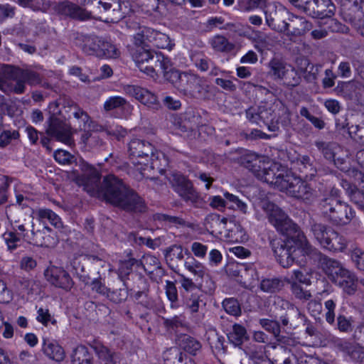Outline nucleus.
<instances>
[{
  "instance_id": "f257e3e1",
  "label": "nucleus",
  "mask_w": 364,
  "mask_h": 364,
  "mask_svg": "<svg viewBox=\"0 0 364 364\" xmlns=\"http://www.w3.org/2000/svg\"><path fill=\"white\" fill-rule=\"evenodd\" d=\"M82 171L77 181L90 196L102 198L126 211L142 213L146 210L144 200L115 176L107 175L101 183V175L92 166L84 164Z\"/></svg>"
},
{
  "instance_id": "f03ea898",
  "label": "nucleus",
  "mask_w": 364,
  "mask_h": 364,
  "mask_svg": "<svg viewBox=\"0 0 364 364\" xmlns=\"http://www.w3.org/2000/svg\"><path fill=\"white\" fill-rule=\"evenodd\" d=\"M128 152L129 157L132 159H137L136 164H144V166L149 167L152 169H156L161 172L168 165V159L165 154L157 150L155 146L149 141L134 138L128 144Z\"/></svg>"
},
{
  "instance_id": "7ed1b4c3",
  "label": "nucleus",
  "mask_w": 364,
  "mask_h": 364,
  "mask_svg": "<svg viewBox=\"0 0 364 364\" xmlns=\"http://www.w3.org/2000/svg\"><path fill=\"white\" fill-rule=\"evenodd\" d=\"M245 114L249 122L257 124L274 120H290L288 108L275 97H272L270 100L261 102L259 105L249 107L246 109Z\"/></svg>"
},
{
  "instance_id": "20e7f679",
  "label": "nucleus",
  "mask_w": 364,
  "mask_h": 364,
  "mask_svg": "<svg viewBox=\"0 0 364 364\" xmlns=\"http://www.w3.org/2000/svg\"><path fill=\"white\" fill-rule=\"evenodd\" d=\"M318 208L324 218L336 225L348 224L355 215L352 208L333 191L320 200Z\"/></svg>"
},
{
  "instance_id": "39448f33",
  "label": "nucleus",
  "mask_w": 364,
  "mask_h": 364,
  "mask_svg": "<svg viewBox=\"0 0 364 364\" xmlns=\"http://www.w3.org/2000/svg\"><path fill=\"white\" fill-rule=\"evenodd\" d=\"M308 228L310 234L323 248L330 251H343L346 247L343 236L313 218L309 220Z\"/></svg>"
},
{
  "instance_id": "423d86ee",
  "label": "nucleus",
  "mask_w": 364,
  "mask_h": 364,
  "mask_svg": "<svg viewBox=\"0 0 364 364\" xmlns=\"http://www.w3.org/2000/svg\"><path fill=\"white\" fill-rule=\"evenodd\" d=\"M132 55L139 69L151 77L156 75V68L161 70L163 75L166 69L170 68V59L160 52L141 47L133 51Z\"/></svg>"
},
{
  "instance_id": "0eeeda50",
  "label": "nucleus",
  "mask_w": 364,
  "mask_h": 364,
  "mask_svg": "<svg viewBox=\"0 0 364 364\" xmlns=\"http://www.w3.org/2000/svg\"><path fill=\"white\" fill-rule=\"evenodd\" d=\"M81 48L84 53L100 58H117L120 55L114 45L105 38L95 35L82 36Z\"/></svg>"
},
{
  "instance_id": "6e6552de",
  "label": "nucleus",
  "mask_w": 364,
  "mask_h": 364,
  "mask_svg": "<svg viewBox=\"0 0 364 364\" xmlns=\"http://www.w3.org/2000/svg\"><path fill=\"white\" fill-rule=\"evenodd\" d=\"M61 102H53L49 105V109L53 111V114L50 116L47 121L48 127L46 133L55 138L57 141H61L68 146L74 145V139L71 127L63 119L56 116L57 113L61 114L62 111L58 110L59 105Z\"/></svg>"
},
{
  "instance_id": "1a4fd4ad",
  "label": "nucleus",
  "mask_w": 364,
  "mask_h": 364,
  "mask_svg": "<svg viewBox=\"0 0 364 364\" xmlns=\"http://www.w3.org/2000/svg\"><path fill=\"white\" fill-rule=\"evenodd\" d=\"M4 72L10 76L11 93L21 95L26 91V83L31 86L41 82V75L31 69H21L9 65H4Z\"/></svg>"
},
{
  "instance_id": "9d476101",
  "label": "nucleus",
  "mask_w": 364,
  "mask_h": 364,
  "mask_svg": "<svg viewBox=\"0 0 364 364\" xmlns=\"http://www.w3.org/2000/svg\"><path fill=\"white\" fill-rule=\"evenodd\" d=\"M264 209L267 214L269 222L282 234L289 237L298 231L299 226L275 204L266 203Z\"/></svg>"
},
{
  "instance_id": "9b49d317",
  "label": "nucleus",
  "mask_w": 364,
  "mask_h": 364,
  "mask_svg": "<svg viewBox=\"0 0 364 364\" xmlns=\"http://www.w3.org/2000/svg\"><path fill=\"white\" fill-rule=\"evenodd\" d=\"M283 183L280 191L291 197L311 202L316 196V191L299 177H295L289 173Z\"/></svg>"
},
{
  "instance_id": "f8f14e48",
  "label": "nucleus",
  "mask_w": 364,
  "mask_h": 364,
  "mask_svg": "<svg viewBox=\"0 0 364 364\" xmlns=\"http://www.w3.org/2000/svg\"><path fill=\"white\" fill-rule=\"evenodd\" d=\"M87 2L96 13L102 15L100 19L105 22L116 23L124 17L121 0H87Z\"/></svg>"
},
{
  "instance_id": "ddd939ff",
  "label": "nucleus",
  "mask_w": 364,
  "mask_h": 364,
  "mask_svg": "<svg viewBox=\"0 0 364 364\" xmlns=\"http://www.w3.org/2000/svg\"><path fill=\"white\" fill-rule=\"evenodd\" d=\"M287 175H289V173L279 164L270 162L266 159L255 176L280 191L283 182L286 181Z\"/></svg>"
},
{
  "instance_id": "4468645a",
  "label": "nucleus",
  "mask_w": 364,
  "mask_h": 364,
  "mask_svg": "<svg viewBox=\"0 0 364 364\" xmlns=\"http://www.w3.org/2000/svg\"><path fill=\"white\" fill-rule=\"evenodd\" d=\"M196 75L197 74L191 70L180 71L173 68L171 62L170 68L164 71V77L171 82L180 93L187 96Z\"/></svg>"
},
{
  "instance_id": "2eb2a0df",
  "label": "nucleus",
  "mask_w": 364,
  "mask_h": 364,
  "mask_svg": "<svg viewBox=\"0 0 364 364\" xmlns=\"http://www.w3.org/2000/svg\"><path fill=\"white\" fill-rule=\"evenodd\" d=\"M311 28V23L304 17L292 15L287 21H283L277 30L284 33L291 41L295 42L298 37L304 36Z\"/></svg>"
},
{
  "instance_id": "dca6fc26",
  "label": "nucleus",
  "mask_w": 364,
  "mask_h": 364,
  "mask_svg": "<svg viewBox=\"0 0 364 364\" xmlns=\"http://www.w3.org/2000/svg\"><path fill=\"white\" fill-rule=\"evenodd\" d=\"M277 309L285 311L284 314L280 316V321L283 326H290V328H296L300 321H306V316L300 310L291 304L289 301L281 297H277L274 301Z\"/></svg>"
},
{
  "instance_id": "f3484780",
  "label": "nucleus",
  "mask_w": 364,
  "mask_h": 364,
  "mask_svg": "<svg viewBox=\"0 0 364 364\" xmlns=\"http://www.w3.org/2000/svg\"><path fill=\"white\" fill-rule=\"evenodd\" d=\"M274 255L281 266L288 268L294 262V253L296 247L294 239H288L284 241H279L272 244Z\"/></svg>"
},
{
  "instance_id": "a211bd4d",
  "label": "nucleus",
  "mask_w": 364,
  "mask_h": 364,
  "mask_svg": "<svg viewBox=\"0 0 364 364\" xmlns=\"http://www.w3.org/2000/svg\"><path fill=\"white\" fill-rule=\"evenodd\" d=\"M44 276L52 285L66 291L70 290L74 284L70 274L62 267L50 266L44 271Z\"/></svg>"
},
{
  "instance_id": "6ab92c4d",
  "label": "nucleus",
  "mask_w": 364,
  "mask_h": 364,
  "mask_svg": "<svg viewBox=\"0 0 364 364\" xmlns=\"http://www.w3.org/2000/svg\"><path fill=\"white\" fill-rule=\"evenodd\" d=\"M124 91L149 107L158 109L160 105L157 97L154 93L140 86L128 85L124 87Z\"/></svg>"
},
{
  "instance_id": "aec40b11",
  "label": "nucleus",
  "mask_w": 364,
  "mask_h": 364,
  "mask_svg": "<svg viewBox=\"0 0 364 364\" xmlns=\"http://www.w3.org/2000/svg\"><path fill=\"white\" fill-rule=\"evenodd\" d=\"M133 106L125 98L122 96H111L108 97L103 104V111L106 113H111L119 110V117L127 119L133 111Z\"/></svg>"
},
{
  "instance_id": "412c9836",
  "label": "nucleus",
  "mask_w": 364,
  "mask_h": 364,
  "mask_svg": "<svg viewBox=\"0 0 364 364\" xmlns=\"http://www.w3.org/2000/svg\"><path fill=\"white\" fill-rule=\"evenodd\" d=\"M335 6L331 0H309L304 12L315 18H329L334 14Z\"/></svg>"
},
{
  "instance_id": "4be33fe9",
  "label": "nucleus",
  "mask_w": 364,
  "mask_h": 364,
  "mask_svg": "<svg viewBox=\"0 0 364 364\" xmlns=\"http://www.w3.org/2000/svg\"><path fill=\"white\" fill-rule=\"evenodd\" d=\"M206 302V296L200 290L196 291H188L183 295L185 309L191 314L198 313L203 315Z\"/></svg>"
},
{
  "instance_id": "5701e85b",
  "label": "nucleus",
  "mask_w": 364,
  "mask_h": 364,
  "mask_svg": "<svg viewBox=\"0 0 364 364\" xmlns=\"http://www.w3.org/2000/svg\"><path fill=\"white\" fill-rule=\"evenodd\" d=\"M348 295H353L358 289V279L354 272L344 268L332 282Z\"/></svg>"
},
{
  "instance_id": "b1692460",
  "label": "nucleus",
  "mask_w": 364,
  "mask_h": 364,
  "mask_svg": "<svg viewBox=\"0 0 364 364\" xmlns=\"http://www.w3.org/2000/svg\"><path fill=\"white\" fill-rule=\"evenodd\" d=\"M254 48L260 53L272 50L278 44V38L273 33L254 31V37H251Z\"/></svg>"
},
{
  "instance_id": "393cba45",
  "label": "nucleus",
  "mask_w": 364,
  "mask_h": 364,
  "mask_svg": "<svg viewBox=\"0 0 364 364\" xmlns=\"http://www.w3.org/2000/svg\"><path fill=\"white\" fill-rule=\"evenodd\" d=\"M341 6L346 21H355L364 16V0H342Z\"/></svg>"
},
{
  "instance_id": "a878e982",
  "label": "nucleus",
  "mask_w": 364,
  "mask_h": 364,
  "mask_svg": "<svg viewBox=\"0 0 364 364\" xmlns=\"http://www.w3.org/2000/svg\"><path fill=\"white\" fill-rule=\"evenodd\" d=\"M58 11L63 15L80 21L88 20L92 18L91 12L68 1L60 3L58 5Z\"/></svg>"
},
{
  "instance_id": "bb28decb",
  "label": "nucleus",
  "mask_w": 364,
  "mask_h": 364,
  "mask_svg": "<svg viewBox=\"0 0 364 364\" xmlns=\"http://www.w3.org/2000/svg\"><path fill=\"white\" fill-rule=\"evenodd\" d=\"M289 237L294 239V245L301 250L304 255H307L311 258L318 260L320 255H323L310 244L306 235L300 230L299 228L298 231L296 233H293Z\"/></svg>"
},
{
  "instance_id": "cd10ccee",
  "label": "nucleus",
  "mask_w": 364,
  "mask_h": 364,
  "mask_svg": "<svg viewBox=\"0 0 364 364\" xmlns=\"http://www.w3.org/2000/svg\"><path fill=\"white\" fill-rule=\"evenodd\" d=\"M60 102H61V105L65 112H72L73 117L77 121L79 129H86L87 124L90 119L89 115L71 100L63 99Z\"/></svg>"
},
{
  "instance_id": "c85d7f7f",
  "label": "nucleus",
  "mask_w": 364,
  "mask_h": 364,
  "mask_svg": "<svg viewBox=\"0 0 364 364\" xmlns=\"http://www.w3.org/2000/svg\"><path fill=\"white\" fill-rule=\"evenodd\" d=\"M228 220L217 213L208 214L204 220V225L211 235H222L227 228Z\"/></svg>"
},
{
  "instance_id": "c756f323",
  "label": "nucleus",
  "mask_w": 364,
  "mask_h": 364,
  "mask_svg": "<svg viewBox=\"0 0 364 364\" xmlns=\"http://www.w3.org/2000/svg\"><path fill=\"white\" fill-rule=\"evenodd\" d=\"M336 348L347 354L350 358L356 362L364 364V348L350 343L346 341H338L336 343Z\"/></svg>"
},
{
  "instance_id": "7c9ffc66",
  "label": "nucleus",
  "mask_w": 364,
  "mask_h": 364,
  "mask_svg": "<svg viewBox=\"0 0 364 364\" xmlns=\"http://www.w3.org/2000/svg\"><path fill=\"white\" fill-rule=\"evenodd\" d=\"M318 261L321 268L331 282L345 268L341 262L325 255H320Z\"/></svg>"
},
{
  "instance_id": "2f4dec72",
  "label": "nucleus",
  "mask_w": 364,
  "mask_h": 364,
  "mask_svg": "<svg viewBox=\"0 0 364 364\" xmlns=\"http://www.w3.org/2000/svg\"><path fill=\"white\" fill-rule=\"evenodd\" d=\"M146 34L147 42L152 44L153 46L161 49L171 50L172 48L173 44L168 35L151 28H149Z\"/></svg>"
},
{
  "instance_id": "473e14b6",
  "label": "nucleus",
  "mask_w": 364,
  "mask_h": 364,
  "mask_svg": "<svg viewBox=\"0 0 364 364\" xmlns=\"http://www.w3.org/2000/svg\"><path fill=\"white\" fill-rule=\"evenodd\" d=\"M139 267H143L144 271L149 275L156 274L159 275L162 274L163 269L161 267L159 259L149 254L144 255L141 260H139Z\"/></svg>"
},
{
  "instance_id": "72a5a7b5",
  "label": "nucleus",
  "mask_w": 364,
  "mask_h": 364,
  "mask_svg": "<svg viewBox=\"0 0 364 364\" xmlns=\"http://www.w3.org/2000/svg\"><path fill=\"white\" fill-rule=\"evenodd\" d=\"M43 351L49 358L57 362L62 361L65 356L64 349L55 341L44 340Z\"/></svg>"
},
{
  "instance_id": "f704fd0d",
  "label": "nucleus",
  "mask_w": 364,
  "mask_h": 364,
  "mask_svg": "<svg viewBox=\"0 0 364 364\" xmlns=\"http://www.w3.org/2000/svg\"><path fill=\"white\" fill-rule=\"evenodd\" d=\"M177 193L186 203L195 208H200L203 204V199L193 188L192 183Z\"/></svg>"
},
{
  "instance_id": "c9c22d12",
  "label": "nucleus",
  "mask_w": 364,
  "mask_h": 364,
  "mask_svg": "<svg viewBox=\"0 0 364 364\" xmlns=\"http://www.w3.org/2000/svg\"><path fill=\"white\" fill-rule=\"evenodd\" d=\"M266 159L264 156L250 152L241 157V163L255 175L259 171V168H262V165L266 161Z\"/></svg>"
},
{
  "instance_id": "e433bc0d",
  "label": "nucleus",
  "mask_w": 364,
  "mask_h": 364,
  "mask_svg": "<svg viewBox=\"0 0 364 364\" xmlns=\"http://www.w3.org/2000/svg\"><path fill=\"white\" fill-rule=\"evenodd\" d=\"M36 218L43 223L48 222L55 228H63V223L60 218L52 210L48 208H39L36 210Z\"/></svg>"
},
{
  "instance_id": "4c0bfd02",
  "label": "nucleus",
  "mask_w": 364,
  "mask_h": 364,
  "mask_svg": "<svg viewBox=\"0 0 364 364\" xmlns=\"http://www.w3.org/2000/svg\"><path fill=\"white\" fill-rule=\"evenodd\" d=\"M164 257L168 266L175 270L184 257L182 247L176 245L171 246L166 250Z\"/></svg>"
},
{
  "instance_id": "58836bf2",
  "label": "nucleus",
  "mask_w": 364,
  "mask_h": 364,
  "mask_svg": "<svg viewBox=\"0 0 364 364\" xmlns=\"http://www.w3.org/2000/svg\"><path fill=\"white\" fill-rule=\"evenodd\" d=\"M208 92L209 85L207 84L205 79L197 74L187 96L202 99L206 97Z\"/></svg>"
},
{
  "instance_id": "ea45409f",
  "label": "nucleus",
  "mask_w": 364,
  "mask_h": 364,
  "mask_svg": "<svg viewBox=\"0 0 364 364\" xmlns=\"http://www.w3.org/2000/svg\"><path fill=\"white\" fill-rule=\"evenodd\" d=\"M229 341L235 346H240L249 338L246 328L238 323H235L232 330L228 333Z\"/></svg>"
},
{
  "instance_id": "a19ab883",
  "label": "nucleus",
  "mask_w": 364,
  "mask_h": 364,
  "mask_svg": "<svg viewBox=\"0 0 364 364\" xmlns=\"http://www.w3.org/2000/svg\"><path fill=\"white\" fill-rule=\"evenodd\" d=\"M94 350L97 355L100 364H117L118 355L103 345H97L94 347Z\"/></svg>"
},
{
  "instance_id": "79ce46f5",
  "label": "nucleus",
  "mask_w": 364,
  "mask_h": 364,
  "mask_svg": "<svg viewBox=\"0 0 364 364\" xmlns=\"http://www.w3.org/2000/svg\"><path fill=\"white\" fill-rule=\"evenodd\" d=\"M300 68L304 74V79L308 82L316 80L321 71V65L311 64L308 59H301Z\"/></svg>"
},
{
  "instance_id": "37998d69",
  "label": "nucleus",
  "mask_w": 364,
  "mask_h": 364,
  "mask_svg": "<svg viewBox=\"0 0 364 364\" xmlns=\"http://www.w3.org/2000/svg\"><path fill=\"white\" fill-rule=\"evenodd\" d=\"M186 255H187L184 262L186 269L193 275L203 278L205 274V267L202 263L196 260L188 250L186 251Z\"/></svg>"
},
{
  "instance_id": "c03bdc74",
  "label": "nucleus",
  "mask_w": 364,
  "mask_h": 364,
  "mask_svg": "<svg viewBox=\"0 0 364 364\" xmlns=\"http://www.w3.org/2000/svg\"><path fill=\"white\" fill-rule=\"evenodd\" d=\"M309 156L306 155L301 156L297 159V164L299 169L301 173L304 174V176L307 179H312L316 174V168L313 164Z\"/></svg>"
},
{
  "instance_id": "a18cd8bd",
  "label": "nucleus",
  "mask_w": 364,
  "mask_h": 364,
  "mask_svg": "<svg viewBox=\"0 0 364 364\" xmlns=\"http://www.w3.org/2000/svg\"><path fill=\"white\" fill-rule=\"evenodd\" d=\"M291 65L287 64L282 59L274 57L272 58L268 63V68H269V73L274 77V79L280 80L286 70L287 67Z\"/></svg>"
},
{
  "instance_id": "49530a36",
  "label": "nucleus",
  "mask_w": 364,
  "mask_h": 364,
  "mask_svg": "<svg viewBox=\"0 0 364 364\" xmlns=\"http://www.w3.org/2000/svg\"><path fill=\"white\" fill-rule=\"evenodd\" d=\"M315 145L328 161L334 160L337 151L340 149L339 146L336 142L316 141Z\"/></svg>"
},
{
  "instance_id": "de8ad7c7",
  "label": "nucleus",
  "mask_w": 364,
  "mask_h": 364,
  "mask_svg": "<svg viewBox=\"0 0 364 364\" xmlns=\"http://www.w3.org/2000/svg\"><path fill=\"white\" fill-rule=\"evenodd\" d=\"M284 286V282L281 279L273 277L262 279L259 288L264 292L272 294L279 291Z\"/></svg>"
},
{
  "instance_id": "09e8293b",
  "label": "nucleus",
  "mask_w": 364,
  "mask_h": 364,
  "mask_svg": "<svg viewBox=\"0 0 364 364\" xmlns=\"http://www.w3.org/2000/svg\"><path fill=\"white\" fill-rule=\"evenodd\" d=\"M213 49L217 52L228 53L234 48V45L223 36L216 35L210 40Z\"/></svg>"
},
{
  "instance_id": "8fccbe9b",
  "label": "nucleus",
  "mask_w": 364,
  "mask_h": 364,
  "mask_svg": "<svg viewBox=\"0 0 364 364\" xmlns=\"http://www.w3.org/2000/svg\"><path fill=\"white\" fill-rule=\"evenodd\" d=\"M179 341L180 346L185 351L191 355H196L197 352L199 351L202 347L198 340L188 335L181 336Z\"/></svg>"
},
{
  "instance_id": "3c124183",
  "label": "nucleus",
  "mask_w": 364,
  "mask_h": 364,
  "mask_svg": "<svg viewBox=\"0 0 364 364\" xmlns=\"http://www.w3.org/2000/svg\"><path fill=\"white\" fill-rule=\"evenodd\" d=\"M233 223V227L230 228L228 233L225 235L230 240L237 242H243L248 240V235L245 229L239 223H233L230 220V223Z\"/></svg>"
},
{
  "instance_id": "603ef678",
  "label": "nucleus",
  "mask_w": 364,
  "mask_h": 364,
  "mask_svg": "<svg viewBox=\"0 0 364 364\" xmlns=\"http://www.w3.org/2000/svg\"><path fill=\"white\" fill-rule=\"evenodd\" d=\"M80 141L85 146L90 149L98 148L103 144V141L98 134L92 133L90 131L84 132L81 135Z\"/></svg>"
},
{
  "instance_id": "864d4df0",
  "label": "nucleus",
  "mask_w": 364,
  "mask_h": 364,
  "mask_svg": "<svg viewBox=\"0 0 364 364\" xmlns=\"http://www.w3.org/2000/svg\"><path fill=\"white\" fill-rule=\"evenodd\" d=\"M139 260L130 258L119 263L118 275L122 280H124L133 271V268H139Z\"/></svg>"
},
{
  "instance_id": "5fc2aeb1",
  "label": "nucleus",
  "mask_w": 364,
  "mask_h": 364,
  "mask_svg": "<svg viewBox=\"0 0 364 364\" xmlns=\"http://www.w3.org/2000/svg\"><path fill=\"white\" fill-rule=\"evenodd\" d=\"M284 76L281 77V80L283 81V83L287 87H296L299 85L301 82V78L296 69L290 65L287 68Z\"/></svg>"
},
{
  "instance_id": "6e6d98bb",
  "label": "nucleus",
  "mask_w": 364,
  "mask_h": 364,
  "mask_svg": "<svg viewBox=\"0 0 364 364\" xmlns=\"http://www.w3.org/2000/svg\"><path fill=\"white\" fill-rule=\"evenodd\" d=\"M21 6L29 7L34 11H46L50 6V0H15Z\"/></svg>"
},
{
  "instance_id": "4d7b16f0",
  "label": "nucleus",
  "mask_w": 364,
  "mask_h": 364,
  "mask_svg": "<svg viewBox=\"0 0 364 364\" xmlns=\"http://www.w3.org/2000/svg\"><path fill=\"white\" fill-rule=\"evenodd\" d=\"M241 277L245 286L252 288L255 286L259 280V274L257 269L252 265L245 268L242 272Z\"/></svg>"
},
{
  "instance_id": "13d9d810",
  "label": "nucleus",
  "mask_w": 364,
  "mask_h": 364,
  "mask_svg": "<svg viewBox=\"0 0 364 364\" xmlns=\"http://www.w3.org/2000/svg\"><path fill=\"white\" fill-rule=\"evenodd\" d=\"M46 230L50 232L51 229L46 226L42 230H32L33 240L36 245L48 247L51 245V238L46 235Z\"/></svg>"
},
{
  "instance_id": "bf43d9fd",
  "label": "nucleus",
  "mask_w": 364,
  "mask_h": 364,
  "mask_svg": "<svg viewBox=\"0 0 364 364\" xmlns=\"http://www.w3.org/2000/svg\"><path fill=\"white\" fill-rule=\"evenodd\" d=\"M223 307L225 311L231 316H239L241 314V306L236 299H225L223 301Z\"/></svg>"
},
{
  "instance_id": "052dcab7",
  "label": "nucleus",
  "mask_w": 364,
  "mask_h": 364,
  "mask_svg": "<svg viewBox=\"0 0 364 364\" xmlns=\"http://www.w3.org/2000/svg\"><path fill=\"white\" fill-rule=\"evenodd\" d=\"M90 357L88 349L82 345L75 347L71 354V362L73 364H80V363L87 360Z\"/></svg>"
},
{
  "instance_id": "680f3d73",
  "label": "nucleus",
  "mask_w": 364,
  "mask_h": 364,
  "mask_svg": "<svg viewBox=\"0 0 364 364\" xmlns=\"http://www.w3.org/2000/svg\"><path fill=\"white\" fill-rule=\"evenodd\" d=\"M2 238L7 246L8 250L10 252L16 250L18 247V243L21 241V237L14 231L5 232L2 235Z\"/></svg>"
},
{
  "instance_id": "e2e57ef3",
  "label": "nucleus",
  "mask_w": 364,
  "mask_h": 364,
  "mask_svg": "<svg viewBox=\"0 0 364 364\" xmlns=\"http://www.w3.org/2000/svg\"><path fill=\"white\" fill-rule=\"evenodd\" d=\"M353 319L351 316L346 317L343 314L337 316V328L342 333H350L353 331Z\"/></svg>"
},
{
  "instance_id": "0e129e2a",
  "label": "nucleus",
  "mask_w": 364,
  "mask_h": 364,
  "mask_svg": "<svg viewBox=\"0 0 364 364\" xmlns=\"http://www.w3.org/2000/svg\"><path fill=\"white\" fill-rule=\"evenodd\" d=\"M259 323L266 331L272 333L276 338H278L280 334V326L279 322L267 318L259 320Z\"/></svg>"
},
{
  "instance_id": "69168bd1",
  "label": "nucleus",
  "mask_w": 364,
  "mask_h": 364,
  "mask_svg": "<svg viewBox=\"0 0 364 364\" xmlns=\"http://www.w3.org/2000/svg\"><path fill=\"white\" fill-rule=\"evenodd\" d=\"M171 183L176 193L179 192V191H181L186 186H188L191 183V182L184 176L179 173H174L172 175Z\"/></svg>"
},
{
  "instance_id": "338daca9",
  "label": "nucleus",
  "mask_w": 364,
  "mask_h": 364,
  "mask_svg": "<svg viewBox=\"0 0 364 364\" xmlns=\"http://www.w3.org/2000/svg\"><path fill=\"white\" fill-rule=\"evenodd\" d=\"M291 290L296 298L307 301L311 297L310 291L305 290L300 284L295 282H291Z\"/></svg>"
},
{
  "instance_id": "774afa93",
  "label": "nucleus",
  "mask_w": 364,
  "mask_h": 364,
  "mask_svg": "<svg viewBox=\"0 0 364 364\" xmlns=\"http://www.w3.org/2000/svg\"><path fill=\"white\" fill-rule=\"evenodd\" d=\"M348 134L352 139L364 146V127L352 125L348 128Z\"/></svg>"
}]
</instances>
